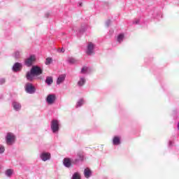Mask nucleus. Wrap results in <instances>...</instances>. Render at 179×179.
<instances>
[{
  "label": "nucleus",
  "mask_w": 179,
  "mask_h": 179,
  "mask_svg": "<svg viewBox=\"0 0 179 179\" xmlns=\"http://www.w3.org/2000/svg\"><path fill=\"white\" fill-rule=\"evenodd\" d=\"M69 64H75V62H76V60L73 58H70L69 59Z\"/></svg>",
  "instance_id": "5701e85b"
},
{
  "label": "nucleus",
  "mask_w": 179,
  "mask_h": 179,
  "mask_svg": "<svg viewBox=\"0 0 179 179\" xmlns=\"http://www.w3.org/2000/svg\"><path fill=\"white\" fill-rule=\"evenodd\" d=\"M13 108L15 109L16 111H19L20 108H22V105L17 102H13Z\"/></svg>",
  "instance_id": "4468645a"
},
{
  "label": "nucleus",
  "mask_w": 179,
  "mask_h": 179,
  "mask_svg": "<svg viewBox=\"0 0 179 179\" xmlns=\"http://www.w3.org/2000/svg\"><path fill=\"white\" fill-rule=\"evenodd\" d=\"M51 129L54 133L58 132V131H59V122H58V120H54L52 121Z\"/></svg>",
  "instance_id": "f03ea898"
},
{
  "label": "nucleus",
  "mask_w": 179,
  "mask_h": 179,
  "mask_svg": "<svg viewBox=\"0 0 179 179\" xmlns=\"http://www.w3.org/2000/svg\"><path fill=\"white\" fill-rule=\"evenodd\" d=\"M73 179H80V174H79L78 173H75L73 175Z\"/></svg>",
  "instance_id": "aec40b11"
},
{
  "label": "nucleus",
  "mask_w": 179,
  "mask_h": 179,
  "mask_svg": "<svg viewBox=\"0 0 179 179\" xmlns=\"http://www.w3.org/2000/svg\"><path fill=\"white\" fill-rule=\"evenodd\" d=\"M63 163L65 167L69 168L72 166V161L71 160L70 158H64Z\"/></svg>",
  "instance_id": "9d476101"
},
{
  "label": "nucleus",
  "mask_w": 179,
  "mask_h": 179,
  "mask_svg": "<svg viewBox=\"0 0 179 179\" xmlns=\"http://www.w3.org/2000/svg\"><path fill=\"white\" fill-rule=\"evenodd\" d=\"M22 64L17 62L13 65V71L14 72H17L19 71H20L22 69Z\"/></svg>",
  "instance_id": "1a4fd4ad"
},
{
  "label": "nucleus",
  "mask_w": 179,
  "mask_h": 179,
  "mask_svg": "<svg viewBox=\"0 0 179 179\" xmlns=\"http://www.w3.org/2000/svg\"><path fill=\"white\" fill-rule=\"evenodd\" d=\"M12 174H13V169H7L6 171V176H7V177H11Z\"/></svg>",
  "instance_id": "a211bd4d"
},
{
  "label": "nucleus",
  "mask_w": 179,
  "mask_h": 179,
  "mask_svg": "<svg viewBox=\"0 0 179 179\" xmlns=\"http://www.w3.org/2000/svg\"><path fill=\"white\" fill-rule=\"evenodd\" d=\"M124 40V34H121L117 36V42L122 43Z\"/></svg>",
  "instance_id": "6ab92c4d"
},
{
  "label": "nucleus",
  "mask_w": 179,
  "mask_h": 179,
  "mask_svg": "<svg viewBox=\"0 0 179 179\" xmlns=\"http://www.w3.org/2000/svg\"><path fill=\"white\" fill-rule=\"evenodd\" d=\"M83 104V99H80L78 103H77V107H80Z\"/></svg>",
  "instance_id": "b1692460"
},
{
  "label": "nucleus",
  "mask_w": 179,
  "mask_h": 179,
  "mask_svg": "<svg viewBox=\"0 0 179 179\" xmlns=\"http://www.w3.org/2000/svg\"><path fill=\"white\" fill-rule=\"evenodd\" d=\"M52 62V59L51 57H48L45 61V65H50Z\"/></svg>",
  "instance_id": "412c9836"
},
{
  "label": "nucleus",
  "mask_w": 179,
  "mask_h": 179,
  "mask_svg": "<svg viewBox=\"0 0 179 179\" xmlns=\"http://www.w3.org/2000/svg\"><path fill=\"white\" fill-rule=\"evenodd\" d=\"M25 90L27 93H29V94H33V93H35L36 88L31 83H27L25 86Z\"/></svg>",
  "instance_id": "39448f33"
},
{
  "label": "nucleus",
  "mask_w": 179,
  "mask_h": 179,
  "mask_svg": "<svg viewBox=\"0 0 179 179\" xmlns=\"http://www.w3.org/2000/svg\"><path fill=\"white\" fill-rule=\"evenodd\" d=\"M65 80V75H61L57 80V85H61Z\"/></svg>",
  "instance_id": "ddd939ff"
},
{
  "label": "nucleus",
  "mask_w": 179,
  "mask_h": 179,
  "mask_svg": "<svg viewBox=\"0 0 179 179\" xmlns=\"http://www.w3.org/2000/svg\"><path fill=\"white\" fill-rule=\"evenodd\" d=\"M50 157H51V154L48 152H43L41 156V158L43 162H47V160H50Z\"/></svg>",
  "instance_id": "6e6552de"
},
{
  "label": "nucleus",
  "mask_w": 179,
  "mask_h": 179,
  "mask_svg": "<svg viewBox=\"0 0 179 179\" xmlns=\"http://www.w3.org/2000/svg\"><path fill=\"white\" fill-rule=\"evenodd\" d=\"M61 51H62V52H65V49L62 48V49L61 50Z\"/></svg>",
  "instance_id": "cd10ccee"
},
{
  "label": "nucleus",
  "mask_w": 179,
  "mask_h": 179,
  "mask_svg": "<svg viewBox=\"0 0 179 179\" xmlns=\"http://www.w3.org/2000/svg\"><path fill=\"white\" fill-rule=\"evenodd\" d=\"M15 58H19V57H20V52H16L15 53Z\"/></svg>",
  "instance_id": "bb28decb"
},
{
  "label": "nucleus",
  "mask_w": 179,
  "mask_h": 179,
  "mask_svg": "<svg viewBox=\"0 0 179 179\" xmlns=\"http://www.w3.org/2000/svg\"><path fill=\"white\" fill-rule=\"evenodd\" d=\"M5 152V147L0 145V153H3Z\"/></svg>",
  "instance_id": "393cba45"
},
{
  "label": "nucleus",
  "mask_w": 179,
  "mask_h": 179,
  "mask_svg": "<svg viewBox=\"0 0 179 179\" xmlns=\"http://www.w3.org/2000/svg\"><path fill=\"white\" fill-rule=\"evenodd\" d=\"M31 73H34L35 76H38L43 73V70H41V68L34 66L31 69Z\"/></svg>",
  "instance_id": "20e7f679"
},
{
  "label": "nucleus",
  "mask_w": 179,
  "mask_h": 179,
  "mask_svg": "<svg viewBox=\"0 0 179 179\" xmlns=\"http://www.w3.org/2000/svg\"><path fill=\"white\" fill-rule=\"evenodd\" d=\"M93 50H94V45L92 42H90L88 43L87 49L86 52L87 55H92L94 53Z\"/></svg>",
  "instance_id": "423d86ee"
},
{
  "label": "nucleus",
  "mask_w": 179,
  "mask_h": 179,
  "mask_svg": "<svg viewBox=\"0 0 179 179\" xmlns=\"http://www.w3.org/2000/svg\"><path fill=\"white\" fill-rule=\"evenodd\" d=\"M113 145H120L121 143L120 138L118 136H115L113 140Z\"/></svg>",
  "instance_id": "2eb2a0df"
},
{
  "label": "nucleus",
  "mask_w": 179,
  "mask_h": 179,
  "mask_svg": "<svg viewBox=\"0 0 179 179\" xmlns=\"http://www.w3.org/2000/svg\"><path fill=\"white\" fill-rule=\"evenodd\" d=\"M56 96L54 94H49L47 96L46 101L48 104H54L55 101Z\"/></svg>",
  "instance_id": "0eeeda50"
},
{
  "label": "nucleus",
  "mask_w": 179,
  "mask_h": 179,
  "mask_svg": "<svg viewBox=\"0 0 179 179\" xmlns=\"http://www.w3.org/2000/svg\"><path fill=\"white\" fill-rule=\"evenodd\" d=\"M24 62L27 66H31V65L36 62V56L34 55H31L29 58L25 59Z\"/></svg>",
  "instance_id": "7ed1b4c3"
},
{
  "label": "nucleus",
  "mask_w": 179,
  "mask_h": 179,
  "mask_svg": "<svg viewBox=\"0 0 179 179\" xmlns=\"http://www.w3.org/2000/svg\"><path fill=\"white\" fill-rule=\"evenodd\" d=\"M78 156L80 160H83V155L80 152L78 153Z\"/></svg>",
  "instance_id": "a878e982"
},
{
  "label": "nucleus",
  "mask_w": 179,
  "mask_h": 179,
  "mask_svg": "<svg viewBox=\"0 0 179 179\" xmlns=\"http://www.w3.org/2000/svg\"><path fill=\"white\" fill-rule=\"evenodd\" d=\"M87 71H89V68L84 66L81 70V73H86V72H87Z\"/></svg>",
  "instance_id": "4be33fe9"
},
{
  "label": "nucleus",
  "mask_w": 179,
  "mask_h": 179,
  "mask_svg": "<svg viewBox=\"0 0 179 179\" xmlns=\"http://www.w3.org/2000/svg\"><path fill=\"white\" fill-rule=\"evenodd\" d=\"M86 83V79L85 78H80V80L78 82V86H83Z\"/></svg>",
  "instance_id": "f3484780"
},
{
  "label": "nucleus",
  "mask_w": 179,
  "mask_h": 179,
  "mask_svg": "<svg viewBox=\"0 0 179 179\" xmlns=\"http://www.w3.org/2000/svg\"><path fill=\"white\" fill-rule=\"evenodd\" d=\"M6 139L7 145H12L13 143H15V140L16 139V137L15 136V135H13V134L8 133Z\"/></svg>",
  "instance_id": "f257e3e1"
},
{
  "label": "nucleus",
  "mask_w": 179,
  "mask_h": 179,
  "mask_svg": "<svg viewBox=\"0 0 179 179\" xmlns=\"http://www.w3.org/2000/svg\"><path fill=\"white\" fill-rule=\"evenodd\" d=\"M84 176L86 178H89L92 176V171L89 168H86L84 171Z\"/></svg>",
  "instance_id": "f8f14e48"
},
{
  "label": "nucleus",
  "mask_w": 179,
  "mask_h": 179,
  "mask_svg": "<svg viewBox=\"0 0 179 179\" xmlns=\"http://www.w3.org/2000/svg\"><path fill=\"white\" fill-rule=\"evenodd\" d=\"M53 82L54 81L52 80V77L48 76V77L46 78L45 83H47V85H48V86H50V85H52Z\"/></svg>",
  "instance_id": "dca6fc26"
},
{
  "label": "nucleus",
  "mask_w": 179,
  "mask_h": 179,
  "mask_svg": "<svg viewBox=\"0 0 179 179\" xmlns=\"http://www.w3.org/2000/svg\"><path fill=\"white\" fill-rule=\"evenodd\" d=\"M35 74L31 73V71L30 72L27 73V80L31 81L33 79H34Z\"/></svg>",
  "instance_id": "9b49d317"
}]
</instances>
